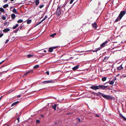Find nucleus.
I'll use <instances>...</instances> for the list:
<instances>
[{
  "label": "nucleus",
  "instance_id": "f257e3e1",
  "mask_svg": "<svg viewBox=\"0 0 126 126\" xmlns=\"http://www.w3.org/2000/svg\"><path fill=\"white\" fill-rule=\"evenodd\" d=\"M98 86L99 89H102L103 90H105L108 88V89H110V88H108V86H105L104 85H99Z\"/></svg>",
  "mask_w": 126,
  "mask_h": 126
},
{
  "label": "nucleus",
  "instance_id": "f03ea898",
  "mask_svg": "<svg viewBox=\"0 0 126 126\" xmlns=\"http://www.w3.org/2000/svg\"><path fill=\"white\" fill-rule=\"evenodd\" d=\"M61 6H58V8L56 10V13L57 16H60L61 14V11L60 9V8Z\"/></svg>",
  "mask_w": 126,
  "mask_h": 126
},
{
  "label": "nucleus",
  "instance_id": "7ed1b4c3",
  "mask_svg": "<svg viewBox=\"0 0 126 126\" xmlns=\"http://www.w3.org/2000/svg\"><path fill=\"white\" fill-rule=\"evenodd\" d=\"M126 10L121 11L118 16H119V17H120V18L121 19L123 16L126 14Z\"/></svg>",
  "mask_w": 126,
  "mask_h": 126
},
{
  "label": "nucleus",
  "instance_id": "20e7f679",
  "mask_svg": "<svg viewBox=\"0 0 126 126\" xmlns=\"http://www.w3.org/2000/svg\"><path fill=\"white\" fill-rule=\"evenodd\" d=\"M98 93L99 94H97V93H96L94 92H92V93L95 96H99L100 98H101V96L100 95H101L102 96L104 94L102 93H100L99 92Z\"/></svg>",
  "mask_w": 126,
  "mask_h": 126
},
{
  "label": "nucleus",
  "instance_id": "39448f33",
  "mask_svg": "<svg viewBox=\"0 0 126 126\" xmlns=\"http://www.w3.org/2000/svg\"><path fill=\"white\" fill-rule=\"evenodd\" d=\"M102 97L105 99L107 100H109L112 98L111 96L110 95H105L104 94Z\"/></svg>",
  "mask_w": 126,
  "mask_h": 126
},
{
  "label": "nucleus",
  "instance_id": "423d86ee",
  "mask_svg": "<svg viewBox=\"0 0 126 126\" xmlns=\"http://www.w3.org/2000/svg\"><path fill=\"white\" fill-rule=\"evenodd\" d=\"M53 80H49L48 81H43L42 83L44 84L48 83H50L51 82H53L52 81Z\"/></svg>",
  "mask_w": 126,
  "mask_h": 126
},
{
  "label": "nucleus",
  "instance_id": "0eeeda50",
  "mask_svg": "<svg viewBox=\"0 0 126 126\" xmlns=\"http://www.w3.org/2000/svg\"><path fill=\"white\" fill-rule=\"evenodd\" d=\"M108 42V41H106L105 42L101 44L100 45V47H101L102 48L105 46H106V44Z\"/></svg>",
  "mask_w": 126,
  "mask_h": 126
},
{
  "label": "nucleus",
  "instance_id": "6e6552de",
  "mask_svg": "<svg viewBox=\"0 0 126 126\" xmlns=\"http://www.w3.org/2000/svg\"><path fill=\"white\" fill-rule=\"evenodd\" d=\"M90 88L94 90H96L99 89L98 86H92Z\"/></svg>",
  "mask_w": 126,
  "mask_h": 126
},
{
  "label": "nucleus",
  "instance_id": "1a4fd4ad",
  "mask_svg": "<svg viewBox=\"0 0 126 126\" xmlns=\"http://www.w3.org/2000/svg\"><path fill=\"white\" fill-rule=\"evenodd\" d=\"M79 65H76V66L73 67L72 69L74 71H75L76 70L79 68Z\"/></svg>",
  "mask_w": 126,
  "mask_h": 126
},
{
  "label": "nucleus",
  "instance_id": "9d476101",
  "mask_svg": "<svg viewBox=\"0 0 126 126\" xmlns=\"http://www.w3.org/2000/svg\"><path fill=\"white\" fill-rule=\"evenodd\" d=\"M93 27L94 28H96L97 27L96 24L95 22H94L92 24Z\"/></svg>",
  "mask_w": 126,
  "mask_h": 126
},
{
  "label": "nucleus",
  "instance_id": "9b49d317",
  "mask_svg": "<svg viewBox=\"0 0 126 126\" xmlns=\"http://www.w3.org/2000/svg\"><path fill=\"white\" fill-rule=\"evenodd\" d=\"M10 30V29L9 28H6L3 30V32L6 33L9 31Z\"/></svg>",
  "mask_w": 126,
  "mask_h": 126
},
{
  "label": "nucleus",
  "instance_id": "f8f14e48",
  "mask_svg": "<svg viewBox=\"0 0 126 126\" xmlns=\"http://www.w3.org/2000/svg\"><path fill=\"white\" fill-rule=\"evenodd\" d=\"M57 105L56 104H54V105H52V108L54 110H56V108L57 107Z\"/></svg>",
  "mask_w": 126,
  "mask_h": 126
},
{
  "label": "nucleus",
  "instance_id": "ddd939ff",
  "mask_svg": "<svg viewBox=\"0 0 126 126\" xmlns=\"http://www.w3.org/2000/svg\"><path fill=\"white\" fill-rule=\"evenodd\" d=\"M119 115L122 118L124 121H126V118L124 116L121 114L120 113L119 114Z\"/></svg>",
  "mask_w": 126,
  "mask_h": 126
},
{
  "label": "nucleus",
  "instance_id": "4468645a",
  "mask_svg": "<svg viewBox=\"0 0 126 126\" xmlns=\"http://www.w3.org/2000/svg\"><path fill=\"white\" fill-rule=\"evenodd\" d=\"M118 70H120L123 69V68L122 67V64L120 66L117 67Z\"/></svg>",
  "mask_w": 126,
  "mask_h": 126
},
{
  "label": "nucleus",
  "instance_id": "2eb2a0df",
  "mask_svg": "<svg viewBox=\"0 0 126 126\" xmlns=\"http://www.w3.org/2000/svg\"><path fill=\"white\" fill-rule=\"evenodd\" d=\"M19 103V101H17L16 102H14L12 104V105H11V106H12V107L13 106L16 105V104H18Z\"/></svg>",
  "mask_w": 126,
  "mask_h": 126
},
{
  "label": "nucleus",
  "instance_id": "dca6fc26",
  "mask_svg": "<svg viewBox=\"0 0 126 126\" xmlns=\"http://www.w3.org/2000/svg\"><path fill=\"white\" fill-rule=\"evenodd\" d=\"M36 6H37L39 3V0H35V1Z\"/></svg>",
  "mask_w": 126,
  "mask_h": 126
},
{
  "label": "nucleus",
  "instance_id": "f3484780",
  "mask_svg": "<svg viewBox=\"0 0 126 126\" xmlns=\"http://www.w3.org/2000/svg\"><path fill=\"white\" fill-rule=\"evenodd\" d=\"M11 17L13 19H14L16 17L15 15L14 14H13L11 15Z\"/></svg>",
  "mask_w": 126,
  "mask_h": 126
},
{
  "label": "nucleus",
  "instance_id": "a211bd4d",
  "mask_svg": "<svg viewBox=\"0 0 126 126\" xmlns=\"http://www.w3.org/2000/svg\"><path fill=\"white\" fill-rule=\"evenodd\" d=\"M121 19L120 18V17H119V16H118V17L116 19L115 21V22H117L118 21L120 20Z\"/></svg>",
  "mask_w": 126,
  "mask_h": 126
},
{
  "label": "nucleus",
  "instance_id": "6ab92c4d",
  "mask_svg": "<svg viewBox=\"0 0 126 126\" xmlns=\"http://www.w3.org/2000/svg\"><path fill=\"white\" fill-rule=\"evenodd\" d=\"M53 51V49L51 47H50L48 48V51L50 52H52Z\"/></svg>",
  "mask_w": 126,
  "mask_h": 126
},
{
  "label": "nucleus",
  "instance_id": "aec40b11",
  "mask_svg": "<svg viewBox=\"0 0 126 126\" xmlns=\"http://www.w3.org/2000/svg\"><path fill=\"white\" fill-rule=\"evenodd\" d=\"M9 24V22H5L4 23V25H7V26H8Z\"/></svg>",
  "mask_w": 126,
  "mask_h": 126
},
{
  "label": "nucleus",
  "instance_id": "412c9836",
  "mask_svg": "<svg viewBox=\"0 0 126 126\" xmlns=\"http://www.w3.org/2000/svg\"><path fill=\"white\" fill-rule=\"evenodd\" d=\"M27 21V23L28 24H30L32 21V20L31 19L27 20L26 21Z\"/></svg>",
  "mask_w": 126,
  "mask_h": 126
},
{
  "label": "nucleus",
  "instance_id": "4be33fe9",
  "mask_svg": "<svg viewBox=\"0 0 126 126\" xmlns=\"http://www.w3.org/2000/svg\"><path fill=\"white\" fill-rule=\"evenodd\" d=\"M33 56V55L31 54H29L27 55V57L29 58L32 57Z\"/></svg>",
  "mask_w": 126,
  "mask_h": 126
},
{
  "label": "nucleus",
  "instance_id": "5701e85b",
  "mask_svg": "<svg viewBox=\"0 0 126 126\" xmlns=\"http://www.w3.org/2000/svg\"><path fill=\"white\" fill-rule=\"evenodd\" d=\"M18 26V24H16L15 26H14L13 28L14 29H16L17 27Z\"/></svg>",
  "mask_w": 126,
  "mask_h": 126
},
{
  "label": "nucleus",
  "instance_id": "b1692460",
  "mask_svg": "<svg viewBox=\"0 0 126 126\" xmlns=\"http://www.w3.org/2000/svg\"><path fill=\"white\" fill-rule=\"evenodd\" d=\"M33 71L32 70H30L28 72H27V73L28 74L29 73H33Z\"/></svg>",
  "mask_w": 126,
  "mask_h": 126
},
{
  "label": "nucleus",
  "instance_id": "393cba45",
  "mask_svg": "<svg viewBox=\"0 0 126 126\" xmlns=\"http://www.w3.org/2000/svg\"><path fill=\"white\" fill-rule=\"evenodd\" d=\"M23 21V20L21 19H19L17 21V22L18 23H21Z\"/></svg>",
  "mask_w": 126,
  "mask_h": 126
},
{
  "label": "nucleus",
  "instance_id": "a878e982",
  "mask_svg": "<svg viewBox=\"0 0 126 126\" xmlns=\"http://www.w3.org/2000/svg\"><path fill=\"white\" fill-rule=\"evenodd\" d=\"M107 79V78L106 77H104L102 78V80L103 81H105Z\"/></svg>",
  "mask_w": 126,
  "mask_h": 126
},
{
  "label": "nucleus",
  "instance_id": "bb28decb",
  "mask_svg": "<svg viewBox=\"0 0 126 126\" xmlns=\"http://www.w3.org/2000/svg\"><path fill=\"white\" fill-rule=\"evenodd\" d=\"M8 4H6L3 5V7L4 8H5L7 7H8Z\"/></svg>",
  "mask_w": 126,
  "mask_h": 126
},
{
  "label": "nucleus",
  "instance_id": "cd10ccee",
  "mask_svg": "<svg viewBox=\"0 0 126 126\" xmlns=\"http://www.w3.org/2000/svg\"><path fill=\"white\" fill-rule=\"evenodd\" d=\"M56 35V33H55L52 34L50 35V37H54L55 36V35Z\"/></svg>",
  "mask_w": 126,
  "mask_h": 126
},
{
  "label": "nucleus",
  "instance_id": "c85d7f7f",
  "mask_svg": "<svg viewBox=\"0 0 126 126\" xmlns=\"http://www.w3.org/2000/svg\"><path fill=\"white\" fill-rule=\"evenodd\" d=\"M12 11L14 13H17L16 10L15 8H14L13 9Z\"/></svg>",
  "mask_w": 126,
  "mask_h": 126
},
{
  "label": "nucleus",
  "instance_id": "c756f323",
  "mask_svg": "<svg viewBox=\"0 0 126 126\" xmlns=\"http://www.w3.org/2000/svg\"><path fill=\"white\" fill-rule=\"evenodd\" d=\"M76 120L77 121H78L79 123L81 122V121L79 118H76Z\"/></svg>",
  "mask_w": 126,
  "mask_h": 126
},
{
  "label": "nucleus",
  "instance_id": "7c9ffc66",
  "mask_svg": "<svg viewBox=\"0 0 126 126\" xmlns=\"http://www.w3.org/2000/svg\"><path fill=\"white\" fill-rule=\"evenodd\" d=\"M23 26V25H22V24L21 25V26L18 27V28H19V30H22V28Z\"/></svg>",
  "mask_w": 126,
  "mask_h": 126
},
{
  "label": "nucleus",
  "instance_id": "2f4dec72",
  "mask_svg": "<svg viewBox=\"0 0 126 126\" xmlns=\"http://www.w3.org/2000/svg\"><path fill=\"white\" fill-rule=\"evenodd\" d=\"M14 90H9L8 93L9 94L11 93Z\"/></svg>",
  "mask_w": 126,
  "mask_h": 126
},
{
  "label": "nucleus",
  "instance_id": "473e14b6",
  "mask_svg": "<svg viewBox=\"0 0 126 126\" xmlns=\"http://www.w3.org/2000/svg\"><path fill=\"white\" fill-rule=\"evenodd\" d=\"M18 31H20V30H19V28H17V29L14 30V32L15 33H17Z\"/></svg>",
  "mask_w": 126,
  "mask_h": 126
},
{
  "label": "nucleus",
  "instance_id": "72a5a7b5",
  "mask_svg": "<svg viewBox=\"0 0 126 126\" xmlns=\"http://www.w3.org/2000/svg\"><path fill=\"white\" fill-rule=\"evenodd\" d=\"M114 83V81L113 80H112L109 82V84L110 85H112Z\"/></svg>",
  "mask_w": 126,
  "mask_h": 126
},
{
  "label": "nucleus",
  "instance_id": "f704fd0d",
  "mask_svg": "<svg viewBox=\"0 0 126 126\" xmlns=\"http://www.w3.org/2000/svg\"><path fill=\"white\" fill-rule=\"evenodd\" d=\"M39 67V65H36L33 67V68L34 69H36L38 68Z\"/></svg>",
  "mask_w": 126,
  "mask_h": 126
},
{
  "label": "nucleus",
  "instance_id": "c9c22d12",
  "mask_svg": "<svg viewBox=\"0 0 126 126\" xmlns=\"http://www.w3.org/2000/svg\"><path fill=\"white\" fill-rule=\"evenodd\" d=\"M4 11V10L3 8L2 7H1L0 8V11L1 12H3Z\"/></svg>",
  "mask_w": 126,
  "mask_h": 126
},
{
  "label": "nucleus",
  "instance_id": "e433bc0d",
  "mask_svg": "<svg viewBox=\"0 0 126 126\" xmlns=\"http://www.w3.org/2000/svg\"><path fill=\"white\" fill-rule=\"evenodd\" d=\"M109 57L108 56H106L105 57L104 59V60H107L109 58Z\"/></svg>",
  "mask_w": 126,
  "mask_h": 126
},
{
  "label": "nucleus",
  "instance_id": "4c0bfd02",
  "mask_svg": "<svg viewBox=\"0 0 126 126\" xmlns=\"http://www.w3.org/2000/svg\"><path fill=\"white\" fill-rule=\"evenodd\" d=\"M67 3V2H66L65 3H64L63 4V5H62V6L61 7L62 8H63L66 4Z\"/></svg>",
  "mask_w": 126,
  "mask_h": 126
},
{
  "label": "nucleus",
  "instance_id": "58836bf2",
  "mask_svg": "<svg viewBox=\"0 0 126 126\" xmlns=\"http://www.w3.org/2000/svg\"><path fill=\"white\" fill-rule=\"evenodd\" d=\"M1 18L4 20H5L6 19V17L4 15Z\"/></svg>",
  "mask_w": 126,
  "mask_h": 126
},
{
  "label": "nucleus",
  "instance_id": "ea45409f",
  "mask_svg": "<svg viewBox=\"0 0 126 126\" xmlns=\"http://www.w3.org/2000/svg\"><path fill=\"white\" fill-rule=\"evenodd\" d=\"M40 122V121L39 120L37 119L36 120V123H39Z\"/></svg>",
  "mask_w": 126,
  "mask_h": 126
},
{
  "label": "nucleus",
  "instance_id": "a19ab883",
  "mask_svg": "<svg viewBox=\"0 0 126 126\" xmlns=\"http://www.w3.org/2000/svg\"><path fill=\"white\" fill-rule=\"evenodd\" d=\"M44 6V5L43 4H42V5H40L39 6V8L40 9L42 8V7H43Z\"/></svg>",
  "mask_w": 126,
  "mask_h": 126
},
{
  "label": "nucleus",
  "instance_id": "79ce46f5",
  "mask_svg": "<svg viewBox=\"0 0 126 126\" xmlns=\"http://www.w3.org/2000/svg\"><path fill=\"white\" fill-rule=\"evenodd\" d=\"M52 47V48L53 49V50L54 49H55L57 48L58 47H57V46H56V47L54 46V47Z\"/></svg>",
  "mask_w": 126,
  "mask_h": 126
},
{
  "label": "nucleus",
  "instance_id": "37998d69",
  "mask_svg": "<svg viewBox=\"0 0 126 126\" xmlns=\"http://www.w3.org/2000/svg\"><path fill=\"white\" fill-rule=\"evenodd\" d=\"M42 22H43L41 20L40 22H39L37 25H36V26H35V27L36 26L39 25V24H41Z\"/></svg>",
  "mask_w": 126,
  "mask_h": 126
},
{
  "label": "nucleus",
  "instance_id": "c03bdc74",
  "mask_svg": "<svg viewBox=\"0 0 126 126\" xmlns=\"http://www.w3.org/2000/svg\"><path fill=\"white\" fill-rule=\"evenodd\" d=\"M72 113L71 112H68L66 113V115H69L71 114Z\"/></svg>",
  "mask_w": 126,
  "mask_h": 126
},
{
  "label": "nucleus",
  "instance_id": "a18cd8bd",
  "mask_svg": "<svg viewBox=\"0 0 126 126\" xmlns=\"http://www.w3.org/2000/svg\"><path fill=\"white\" fill-rule=\"evenodd\" d=\"M46 73L48 75H49V71H47L46 72Z\"/></svg>",
  "mask_w": 126,
  "mask_h": 126
},
{
  "label": "nucleus",
  "instance_id": "49530a36",
  "mask_svg": "<svg viewBox=\"0 0 126 126\" xmlns=\"http://www.w3.org/2000/svg\"><path fill=\"white\" fill-rule=\"evenodd\" d=\"M74 0H71L70 2V4H72V2H73V1H74Z\"/></svg>",
  "mask_w": 126,
  "mask_h": 126
},
{
  "label": "nucleus",
  "instance_id": "de8ad7c7",
  "mask_svg": "<svg viewBox=\"0 0 126 126\" xmlns=\"http://www.w3.org/2000/svg\"><path fill=\"white\" fill-rule=\"evenodd\" d=\"M9 40L8 39H7L6 40V41L5 42V43H7L9 41Z\"/></svg>",
  "mask_w": 126,
  "mask_h": 126
},
{
  "label": "nucleus",
  "instance_id": "09e8293b",
  "mask_svg": "<svg viewBox=\"0 0 126 126\" xmlns=\"http://www.w3.org/2000/svg\"><path fill=\"white\" fill-rule=\"evenodd\" d=\"M101 47H99L98 48H96V49L97 50V51L98 50H100V49H101Z\"/></svg>",
  "mask_w": 126,
  "mask_h": 126
},
{
  "label": "nucleus",
  "instance_id": "8fccbe9b",
  "mask_svg": "<svg viewBox=\"0 0 126 126\" xmlns=\"http://www.w3.org/2000/svg\"><path fill=\"white\" fill-rule=\"evenodd\" d=\"M19 119H20V116H19L17 118V120H18V122H19Z\"/></svg>",
  "mask_w": 126,
  "mask_h": 126
},
{
  "label": "nucleus",
  "instance_id": "3c124183",
  "mask_svg": "<svg viewBox=\"0 0 126 126\" xmlns=\"http://www.w3.org/2000/svg\"><path fill=\"white\" fill-rule=\"evenodd\" d=\"M5 60H4L3 61H2L0 63V64H1Z\"/></svg>",
  "mask_w": 126,
  "mask_h": 126
},
{
  "label": "nucleus",
  "instance_id": "603ef678",
  "mask_svg": "<svg viewBox=\"0 0 126 126\" xmlns=\"http://www.w3.org/2000/svg\"><path fill=\"white\" fill-rule=\"evenodd\" d=\"M3 35V34L1 33L0 34V37H2Z\"/></svg>",
  "mask_w": 126,
  "mask_h": 126
},
{
  "label": "nucleus",
  "instance_id": "864d4df0",
  "mask_svg": "<svg viewBox=\"0 0 126 126\" xmlns=\"http://www.w3.org/2000/svg\"><path fill=\"white\" fill-rule=\"evenodd\" d=\"M95 116L96 117H100L98 115H97V114H96L95 115Z\"/></svg>",
  "mask_w": 126,
  "mask_h": 126
},
{
  "label": "nucleus",
  "instance_id": "5fc2aeb1",
  "mask_svg": "<svg viewBox=\"0 0 126 126\" xmlns=\"http://www.w3.org/2000/svg\"><path fill=\"white\" fill-rule=\"evenodd\" d=\"M93 52H97V50L96 49V50H94L92 51Z\"/></svg>",
  "mask_w": 126,
  "mask_h": 126
},
{
  "label": "nucleus",
  "instance_id": "6e6d98bb",
  "mask_svg": "<svg viewBox=\"0 0 126 126\" xmlns=\"http://www.w3.org/2000/svg\"><path fill=\"white\" fill-rule=\"evenodd\" d=\"M21 95H18L17 96V97H18V98H20V97H21Z\"/></svg>",
  "mask_w": 126,
  "mask_h": 126
},
{
  "label": "nucleus",
  "instance_id": "4d7b16f0",
  "mask_svg": "<svg viewBox=\"0 0 126 126\" xmlns=\"http://www.w3.org/2000/svg\"><path fill=\"white\" fill-rule=\"evenodd\" d=\"M47 18V16H46L44 18L46 19Z\"/></svg>",
  "mask_w": 126,
  "mask_h": 126
},
{
  "label": "nucleus",
  "instance_id": "13d9d810",
  "mask_svg": "<svg viewBox=\"0 0 126 126\" xmlns=\"http://www.w3.org/2000/svg\"><path fill=\"white\" fill-rule=\"evenodd\" d=\"M41 116L43 118L44 117V116L43 114H41Z\"/></svg>",
  "mask_w": 126,
  "mask_h": 126
},
{
  "label": "nucleus",
  "instance_id": "bf43d9fd",
  "mask_svg": "<svg viewBox=\"0 0 126 126\" xmlns=\"http://www.w3.org/2000/svg\"><path fill=\"white\" fill-rule=\"evenodd\" d=\"M46 19L44 18L42 20L43 22L44 20H45Z\"/></svg>",
  "mask_w": 126,
  "mask_h": 126
},
{
  "label": "nucleus",
  "instance_id": "052dcab7",
  "mask_svg": "<svg viewBox=\"0 0 126 126\" xmlns=\"http://www.w3.org/2000/svg\"><path fill=\"white\" fill-rule=\"evenodd\" d=\"M78 124V122H77L76 124H75V125H77V124Z\"/></svg>",
  "mask_w": 126,
  "mask_h": 126
},
{
  "label": "nucleus",
  "instance_id": "680f3d73",
  "mask_svg": "<svg viewBox=\"0 0 126 126\" xmlns=\"http://www.w3.org/2000/svg\"><path fill=\"white\" fill-rule=\"evenodd\" d=\"M28 74L26 72V73L24 74V75H25V76L27 74Z\"/></svg>",
  "mask_w": 126,
  "mask_h": 126
},
{
  "label": "nucleus",
  "instance_id": "e2e57ef3",
  "mask_svg": "<svg viewBox=\"0 0 126 126\" xmlns=\"http://www.w3.org/2000/svg\"><path fill=\"white\" fill-rule=\"evenodd\" d=\"M43 51H44V52L45 53V52H46V50H44Z\"/></svg>",
  "mask_w": 126,
  "mask_h": 126
},
{
  "label": "nucleus",
  "instance_id": "0e129e2a",
  "mask_svg": "<svg viewBox=\"0 0 126 126\" xmlns=\"http://www.w3.org/2000/svg\"><path fill=\"white\" fill-rule=\"evenodd\" d=\"M4 65H2V67H1L0 68H0H2V67H4Z\"/></svg>",
  "mask_w": 126,
  "mask_h": 126
},
{
  "label": "nucleus",
  "instance_id": "69168bd1",
  "mask_svg": "<svg viewBox=\"0 0 126 126\" xmlns=\"http://www.w3.org/2000/svg\"><path fill=\"white\" fill-rule=\"evenodd\" d=\"M100 2H99L98 5H100Z\"/></svg>",
  "mask_w": 126,
  "mask_h": 126
},
{
  "label": "nucleus",
  "instance_id": "338daca9",
  "mask_svg": "<svg viewBox=\"0 0 126 126\" xmlns=\"http://www.w3.org/2000/svg\"><path fill=\"white\" fill-rule=\"evenodd\" d=\"M2 96H1L0 98V101L1 100V98H2Z\"/></svg>",
  "mask_w": 126,
  "mask_h": 126
},
{
  "label": "nucleus",
  "instance_id": "774afa93",
  "mask_svg": "<svg viewBox=\"0 0 126 126\" xmlns=\"http://www.w3.org/2000/svg\"><path fill=\"white\" fill-rule=\"evenodd\" d=\"M116 78H115L114 79V80H116Z\"/></svg>",
  "mask_w": 126,
  "mask_h": 126
}]
</instances>
